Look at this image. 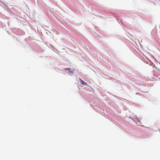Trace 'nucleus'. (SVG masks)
<instances>
[{"label":"nucleus","mask_w":160,"mask_h":160,"mask_svg":"<svg viewBox=\"0 0 160 160\" xmlns=\"http://www.w3.org/2000/svg\"><path fill=\"white\" fill-rule=\"evenodd\" d=\"M79 79L81 82V83L83 85H87V84L86 82H85L83 81L80 78V79Z\"/></svg>","instance_id":"1"}]
</instances>
